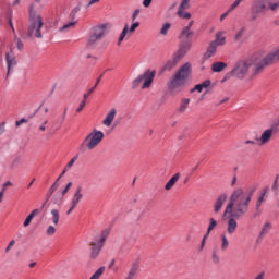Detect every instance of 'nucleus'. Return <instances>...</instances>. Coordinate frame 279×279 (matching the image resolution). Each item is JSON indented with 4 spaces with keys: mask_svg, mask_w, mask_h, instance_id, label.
Masks as SVG:
<instances>
[{
    "mask_svg": "<svg viewBox=\"0 0 279 279\" xmlns=\"http://www.w3.org/2000/svg\"><path fill=\"white\" fill-rule=\"evenodd\" d=\"M254 193H256L255 186L248 187L247 191L243 190V187H238L231 193L223 213V217H231L227 223L228 234H234L236 228H239L236 219H241V217L250 213V204Z\"/></svg>",
    "mask_w": 279,
    "mask_h": 279,
    "instance_id": "nucleus-1",
    "label": "nucleus"
},
{
    "mask_svg": "<svg viewBox=\"0 0 279 279\" xmlns=\"http://www.w3.org/2000/svg\"><path fill=\"white\" fill-rule=\"evenodd\" d=\"M43 27H45V20L43 15L36 11V5L29 4L28 7V38H43Z\"/></svg>",
    "mask_w": 279,
    "mask_h": 279,
    "instance_id": "nucleus-2",
    "label": "nucleus"
},
{
    "mask_svg": "<svg viewBox=\"0 0 279 279\" xmlns=\"http://www.w3.org/2000/svg\"><path fill=\"white\" fill-rule=\"evenodd\" d=\"M191 75H193V65L191 64V62H186L183 65H181L179 68V71H177L174 75L171 77L169 88L171 90L182 88V86H184V84L189 82Z\"/></svg>",
    "mask_w": 279,
    "mask_h": 279,
    "instance_id": "nucleus-3",
    "label": "nucleus"
},
{
    "mask_svg": "<svg viewBox=\"0 0 279 279\" xmlns=\"http://www.w3.org/2000/svg\"><path fill=\"white\" fill-rule=\"evenodd\" d=\"M279 61V48L270 51L267 56H265L260 61H255L253 66V72L251 74V80H254L256 75H260L267 66H274V64H278Z\"/></svg>",
    "mask_w": 279,
    "mask_h": 279,
    "instance_id": "nucleus-4",
    "label": "nucleus"
},
{
    "mask_svg": "<svg viewBox=\"0 0 279 279\" xmlns=\"http://www.w3.org/2000/svg\"><path fill=\"white\" fill-rule=\"evenodd\" d=\"M254 66V60L243 59L238 61L233 69L229 72L231 77H236V80H245L250 75V69Z\"/></svg>",
    "mask_w": 279,
    "mask_h": 279,
    "instance_id": "nucleus-5",
    "label": "nucleus"
},
{
    "mask_svg": "<svg viewBox=\"0 0 279 279\" xmlns=\"http://www.w3.org/2000/svg\"><path fill=\"white\" fill-rule=\"evenodd\" d=\"M101 141H104V132L97 131V129H94L82 142L80 146V151H84V149H88L89 151H93V149H96V147H99L101 144Z\"/></svg>",
    "mask_w": 279,
    "mask_h": 279,
    "instance_id": "nucleus-6",
    "label": "nucleus"
},
{
    "mask_svg": "<svg viewBox=\"0 0 279 279\" xmlns=\"http://www.w3.org/2000/svg\"><path fill=\"white\" fill-rule=\"evenodd\" d=\"M110 234V229H105L100 235H97L94 241L90 242V253L89 258L92 260H96L104 248V244L106 243V239Z\"/></svg>",
    "mask_w": 279,
    "mask_h": 279,
    "instance_id": "nucleus-7",
    "label": "nucleus"
},
{
    "mask_svg": "<svg viewBox=\"0 0 279 279\" xmlns=\"http://www.w3.org/2000/svg\"><path fill=\"white\" fill-rule=\"evenodd\" d=\"M154 77H156V71H146L144 74L138 75L132 83L133 90H136L142 85V90H145L154 84ZM144 81V83H143Z\"/></svg>",
    "mask_w": 279,
    "mask_h": 279,
    "instance_id": "nucleus-8",
    "label": "nucleus"
},
{
    "mask_svg": "<svg viewBox=\"0 0 279 279\" xmlns=\"http://www.w3.org/2000/svg\"><path fill=\"white\" fill-rule=\"evenodd\" d=\"M106 36V26L105 25H98L94 26L89 33V37L87 39V47H93V45H96Z\"/></svg>",
    "mask_w": 279,
    "mask_h": 279,
    "instance_id": "nucleus-9",
    "label": "nucleus"
},
{
    "mask_svg": "<svg viewBox=\"0 0 279 279\" xmlns=\"http://www.w3.org/2000/svg\"><path fill=\"white\" fill-rule=\"evenodd\" d=\"M269 0H254L251 7V19L252 21H256L260 16V14H265L267 12V4Z\"/></svg>",
    "mask_w": 279,
    "mask_h": 279,
    "instance_id": "nucleus-10",
    "label": "nucleus"
},
{
    "mask_svg": "<svg viewBox=\"0 0 279 279\" xmlns=\"http://www.w3.org/2000/svg\"><path fill=\"white\" fill-rule=\"evenodd\" d=\"M223 45H226V37L223 36V32H218L215 36V40L211 41L207 48V58H213V56L217 53V47H223Z\"/></svg>",
    "mask_w": 279,
    "mask_h": 279,
    "instance_id": "nucleus-11",
    "label": "nucleus"
},
{
    "mask_svg": "<svg viewBox=\"0 0 279 279\" xmlns=\"http://www.w3.org/2000/svg\"><path fill=\"white\" fill-rule=\"evenodd\" d=\"M5 62H7V80L8 77H10V75H12V73H14V69H16L19 61H16V57L14 56V53L11 52H7L5 53Z\"/></svg>",
    "mask_w": 279,
    "mask_h": 279,
    "instance_id": "nucleus-12",
    "label": "nucleus"
},
{
    "mask_svg": "<svg viewBox=\"0 0 279 279\" xmlns=\"http://www.w3.org/2000/svg\"><path fill=\"white\" fill-rule=\"evenodd\" d=\"M195 25V21L191 20L186 26H184L179 34L180 40H187L190 41L193 36H195V33L191 29Z\"/></svg>",
    "mask_w": 279,
    "mask_h": 279,
    "instance_id": "nucleus-13",
    "label": "nucleus"
},
{
    "mask_svg": "<svg viewBox=\"0 0 279 279\" xmlns=\"http://www.w3.org/2000/svg\"><path fill=\"white\" fill-rule=\"evenodd\" d=\"M191 47H192L191 41L182 40L180 46H179V49L174 53V56L182 60L184 58V56H186L189 53V51H191Z\"/></svg>",
    "mask_w": 279,
    "mask_h": 279,
    "instance_id": "nucleus-14",
    "label": "nucleus"
},
{
    "mask_svg": "<svg viewBox=\"0 0 279 279\" xmlns=\"http://www.w3.org/2000/svg\"><path fill=\"white\" fill-rule=\"evenodd\" d=\"M271 136H274V133L270 129H266L259 137H256L255 141L259 145H267L269 141H271Z\"/></svg>",
    "mask_w": 279,
    "mask_h": 279,
    "instance_id": "nucleus-15",
    "label": "nucleus"
},
{
    "mask_svg": "<svg viewBox=\"0 0 279 279\" xmlns=\"http://www.w3.org/2000/svg\"><path fill=\"white\" fill-rule=\"evenodd\" d=\"M117 118V108H111L108 113L106 114V118L102 120V125L105 128H110L112 125V122Z\"/></svg>",
    "mask_w": 279,
    "mask_h": 279,
    "instance_id": "nucleus-16",
    "label": "nucleus"
},
{
    "mask_svg": "<svg viewBox=\"0 0 279 279\" xmlns=\"http://www.w3.org/2000/svg\"><path fill=\"white\" fill-rule=\"evenodd\" d=\"M181 59L177 57L175 54L172 56L170 60L166 62V64L162 68V71H173L175 66L180 63Z\"/></svg>",
    "mask_w": 279,
    "mask_h": 279,
    "instance_id": "nucleus-17",
    "label": "nucleus"
},
{
    "mask_svg": "<svg viewBox=\"0 0 279 279\" xmlns=\"http://www.w3.org/2000/svg\"><path fill=\"white\" fill-rule=\"evenodd\" d=\"M81 199H84V194H82V186H78L71 199L72 208H77V205L80 204Z\"/></svg>",
    "mask_w": 279,
    "mask_h": 279,
    "instance_id": "nucleus-18",
    "label": "nucleus"
},
{
    "mask_svg": "<svg viewBox=\"0 0 279 279\" xmlns=\"http://www.w3.org/2000/svg\"><path fill=\"white\" fill-rule=\"evenodd\" d=\"M226 199H228V194H220L216 202L214 203V213H219L221 208H223V204H226Z\"/></svg>",
    "mask_w": 279,
    "mask_h": 279,
    "instance_id": "nucleus-19",
    "label": "nucleus"
},
{
    "mask_svg": "<svg viewBox=\"0 0 279 279\" xmlns=\"http://www.w3.org/2000/svg\"><path fill=\"white\" fill-rule=\"evenodd\" d=\"M137 274H138V263L134 262L131 265V268L129 269V271L126 272V276L124 279H135Z\"/></svg>",
    "mask_w": 279,
    "mask_h": 279,
    "instance_id": "nucleus-20",
    "label": "nucleus"
},
{
    "mask_svg": "<svg viewBox=\"0 0 279 279\" xmlns=\"http://www.w3.org/2000/svg\"><path fill=\"white\" fill-rule=\"evenodd\" d=\"M268 232H271V222H266L263 225L257 241H262L263 239H265Z\"/></svg>",
    "mask_w": 279,
    "mask_h": 279,
    "instance_id": "nucleus-21",
    "label": "nucleus"
},
{
    "mask_svg": "<svg viewBox=\"0 0 279 279\" xmlns=\"http://www.w3.org/2000/svg\"><path fill=\"white\" fill-rule=\"evenodd\" d=\"M227 68H228V63L222 62V61H218V62L213 63L211 71L214 73H221V71H223Z\"/></svg>",
    "mask_w": 279,
    "mask_h": 279,
    "instance_id": "nucleus-22",
    "label": "nucleus"
},
{
    "mask_svg": "<svg viewBox=\"0 0 279 279\" xmlns=\"http://www.w3.org/2000/svg\"><path fill=\"white\" fill-rule=\"evenodd\" d=\"M178 180H180V173H175L165 185L166 191H171L175 186Z\"/></svg>",
    "mask_w": 279,
    "mask_h": 279,
    "instance_id": "nucleus-23",
    "label": "nucleus"
},
{
    "mask_svg": "<svg viewBox=\"0 0 279 279\" xmlns=\"http://www.w3.org/2000/svg\"><path fill=\"white\" fill-rule=\"evenodd\" d=\"M75 25H77V21L69 22L61 28H59V32H61L62 34H66L68 32H71V29H75Z\"/></svg>",
    "mask_w": 279,
    "mask_h": 279,
    "instance_id": "nucleus-24",
    "label": "nucleus"
},
{
    "mask_svg": "<svg viewBox=\"0 0 279 279\" xmlns=\"http://www.w3.org/2000/svg\"><path fill=\"white\" fill-rule=\"evenodd\" d=\"M220 241H221V245H220L221 252H227L228 247H230V241H228V236L226 234H221Z\"/></svg>",
    "mask_w": 279,
    "mask_h": 279,
    "instance_id": "nucleus-25",
    "label": "nucleus"
},
{
    "mask_svg": "<svg viewBox=\"0 0 279 279\" xmlns=\"http://www.w3.org/2000/svg\"><path fill=\"white\" fill-rule=\"evenodd\" d=\"M38 213H40V210L38 209H34L24 220V228H27V226H29V223H32V219H34V217H36V215H38Z\"/></svg>",
    "mask_w": 279,
    "mask_h": 279,
    "instance_id": "nucleus-26",
    "label": "nucleus"
},
{
    "mask_svg": "<svg viewBox=\"0 0 279 279\" xmlns=\"http://www.w3.org/2000/svg\"><path fill=\"white\" fill-rule=\"evenodd\" d=\"M265 195H267V190H264V191L259 194V196H258V198H257V201H256V204H255V210L260 209V206H263V202H265Z\"/></svg>",
    "mask_w": 279,
    "mask_h": 279,
    "instance_id": "nucleus-27",
    "label": "nucleus"
},
{
    "mask_svg": "<svg viewBox=\"0 0 279 279\" xmlns=\"http://www.w3.org/2000/svg\"><path fill=\"white\" fill-rule=\"evenodd\" d=\"M128 34H130L129 32V25L125 24L124 28L122 29L119 39H118V45H121L123 43V40H125V36H128Z\"/></svg>",
    "mask_w": 279,
    "mask_h": 279,
    "instance_id": "nucleus-28",
    "label": "nucleus"
},
{
    "mask_svg": "<svg viewBox=\"0 0 279 279\" xmlns=\"http://www.w3.org/2000/svg\"><path fill=\"white\" fill-rule=\"evenodd\" d=\"M50 215H52L53 226H58V223H60V211H58V209H52Z\"/></svg>",
    "mask_w": 279,
    "mask_h": 279,
    "instance_id": "nucleus-29",
    "label": "nucleus"
},
{
    "mask_svg": "<svg viewBox=\"0 0 279 279\" xmlns=\"http://www.w3.org/2000/svg\"><path fill=\"white\" fill-rule=\"evenodd\" d=\"M191 104V99L189 98H183L181 100V105L179 108V112H186V108H189V105Z\"/></svg>",
    "mask_w": 279,
    "mask_h": 279,
    "instance_id": "nucleus-30",
    "label": "nucleus"
},
{
    "mask_svg": "<svg viewBox=\"0 0 279 279\" xmlns=\"http://www.w3.org/2000/svg\"><path fill=\"white\" fill-rule=\"evenodd\" d=\"M101 77H102V75L97 78L96 84L88 90V93L83 95V97L85 99H88V97H90V95H93V93H95V88H97V86H99V83L101 82Z\"/></svg>",
    "mask_w": 279,
    "mask_h": 279,
    "instance_id": "nucleus-31",
    "label": "nucleus"
},
{
    "mask_svg": "<svg viewBox=\"0 0 279 279\" xmlns=\"http://www.w3.org/2000/svg\"><path fill=\"white\" fill-rule=\"evenodd\" d=\"M80 157L76 155L74 156L65 166V168L62 171V175H64L66 173V171H69V169H71V167H73V165H75V161L78 159Z\"/></svg>",
    "mask_w": 279,
    "mask_h": 279,
    "instance_id": "nucleus-32",
    "label": "nucleus"
},
{
    "mask_svg": "<svg viewBox=\"0 0 279 279\" xmlns=\"http://www.w3.org/2000/svg\"><path fill=\"white\" fill-rule=\"evenodd\" d=\"M58 186H60V185L58 184V182H54V183L51 185V187L49 189V191H48V193H47V195H46L47 199H50L51 195H53V194L56 193V191H58Z\"/></svg>",
    "mask_w": 279,
    "mask_h": 279,
    "instance_id": "nucleus-33",
    "label": "nucleus"
},
{
    "mask_svg": "<svg viewBox=\"0 0 279 279\" xmlns=\"http://www.w3.org/2000/svg\"><path fill=\"white\" fill-rule=\"evenodd\" d=\"M104 271H106V267L98 268L95 274L89 279H99L104 275Z\"/></svg>",
    "mask_w": 279,
    "mask_h": 279,
    "instance_id": "nucleus-34",
    "label": "nucleus"
},
{
    "mask_svg": "<svg viewBox=\"0 0 279 279\" xmlns=\"http://www.w3.org/2000/svg\"><path fill=\"white\" fill-rule=\"evenodd\" d=\"M268 130L272 131V134H278V132H279V118L276 119L272 122L271 126Z\"/></svg>",
    "mask_w": 279,
    "mask_h": 279,
    "instance_id": "nucleus-35",
    "label": "nucleus"
},
{
    "mask_svg": "<svg viewBox=\"0 0 279 279\" xmlns=\"http://www.w3.org/2000/svg\"><path fill=\"white\" fill-rule=\"evenodd\" d=\"M8 186H12V182L8 181L3 184V189L2 191H0V204L3 202V197L5 195V189H8Z\"/></svg>",
    "mask_w": 279,
    "mask_h": 279,
    "instance_id": "nucleus-36",
    "label": "nucleus"
},
{
    "mask_svg": "<svg viewBox=\"0 0 279 279\" xmlns=\"http://www.w3.org/2000/svg\"><path fill=\"white\" fill-rule=\"evenodd\" d=\"M169 29H171V24L170 23L163 24L160 29L161 36H167V34L169 33Z\"/></svg>",
    "mask_w": 279,
    "mask_h": 279,
    "instance_id": "nucleus-37",
    "label": "nucleus"
},
{
    "mask_svg": "<svg viewBox=\"0 0 279 279\" xmlns=\"http://www.w3.org/2000/svg\"><path fill=\"white\" fill-rule=\"evenodd\" d=\"M178 16L179 19H185V20H189L191 19V13L186 12V10H179L178 11Z\"/></svg>",
    "mask_w": 279,
    "mask_h": 279,
    "instance_id": "nucleus-38",
    "label": "nucleus"
},
{
    "mask_svg": "<svg viewBox=\"0 0 279 279\" xmlns=\"http://www.w3.org/2000/svg\"><path fill=\"white\" fill-rule=\"evenodd\" d=\"M245 33V28H241L234 37L235 43H241L243 40V34Z\"/></svg>",
    "mask_w": 279,
    "mask_h": 279,
    "instance_id": "nucleus-39",
    "label": "nucleus"
},
{
    "mask_svg": "<svg viewBox=\"0 0 279 279\" xmlns=\"http://www.w3.org/2000/svg\"><path fill=\"white\" fill-rule=\"evenodd\" d=\"M14 43L16 45L17 50L23 51L25 49V45L23 44V40L21 38H14Z\"/></svg>",
    "mask_w": 279,
    "mask_h": 279,
    "instance_id": "nucleus-40",
    "label": "nucleus"
},
{
    "mask_svg": "<svg viewBox=\"0 0 279 279\" xmlns=\"http://www.w3.org/2000/svg\"><path fill=\"white\" fill-rule=\"evenodd\" d=\"M217 228V220L215 218L209 219V226L207 228L208 233H210L211 230H215Z\"/></svg>",
    "mask_w": 279,
    "mask_h": 279,
    "instance_id": "nucleus-41",
    "label": "nucleus"
},
{
    "mask_svg": "<svg viewBox=\"0 0 279 279\" xmlns=\"http://www.w3.org/2000/svg\"><path fill=\"white\" fill-rule=\"evenodd\" d=\"M80 10H81L80 7H75L74 9H72L70 13V19H72V21H75V17L77 16V13L80 12Z\"/></svg>",
    "mask_w": 279,
    "mask_h": 279,
    "instance_id": "nucleus-42",
    "label": "nucleus"
},
{
    "mask_svg": "<svg viewBox=\"0 0 279 279\" xmlns=\"http://www.w3.org/2000/svg\"><path fill=\"white\" fill-rule=\"evenodd\" d=\"M46 234L47 236H53V234H56V227L49 226L46 230Z\"/></svg>",
    "mask_w": 279,
    "mask_h": 279,
    "instance_id": "nucleus-43",
    "label": "nucleus"
},
{
    "mask_svg": "<svg viewBox=\"0 0 279 279\" xmlns=\"http://www.w3.org/2000/svg\"><path fill=\"white\" fill-rule=\"evenodd\" d=\"M269 8V10H271V12H276V10H278L279 5L275 2H271V0H269V3L267 4V9Z\"/></svg>",
    "mask_w": 279,
    "mask_h": 279,
    "instance_id": "nucleus-44",
    "label": "nucleus"
},
{
    "mask_svg": "<svg viewBox=\"0 0 279 279\" xmlns=\"http://www.w3.org/2000/svg\"><path fill=\"white\" fill-rule=\"evenodd\" d=\"M141 27V23L135 22L131 25V27L129 28V34H133L134 32H136V28Z\"/></svg>",
    "mask_w": 279,
    "mask_h": 279,
    "instance_id": "nucleus-45",
    "label": "nucleus"
},
{
    "mask_svg": "<svg viewBox=\"0 0 279 279\" xmlns=\"http://www.w3.org/2000/svg\"><path fill=\"white\" fill-rule=\"evenodd\" d=\"M86 98L83 96V100L81 101L78 108L76 109V112H82L84 108L86 107Z\"/></svg>",
    "mask_w": 279,
    "mask_h": 279,
    "instance_id": "nucleus-46",
    "label": "nucleus"
},
{
    "mask_svg": "<svg viewBox=\"0 0 279 279\" xmlns=\"http://www.w3.org/2000/svg\"><path fill=\"white\" fill-rule=\"evenodd\" d=\"M21 165V158L16 157L15 159H13V161L11 162V169H16V167H19Z\"/></svg>",
    "mask_w": 279,
    "mask_h": 279,
    "instance_id": "nucleus-47",
    "label": "nucleus"
},
{
    "mask_svg": "<svg viewBox=\"0 0 279 279\" xmlns=\"http://www.w3.org/2000/svg\"><path fill=\"white\" fill-rule=\"evenodd\" d=\"M189 8V0H183L179 7V10L185 11Z\"/></svg>",
    "mask_w": 279,
    "mask_h": 279,
    "instance_id": "nucleus-48",
    "label": "nucleus"
},
{
    "mask_svg": "<svg viewBox=\"0 0 279 279\" xmlns=\"http://www.w3.org/2000/svg\"><path fill=\"white\" fill-rule=\"evenodd\" d=\"M195 90H197V93H202L204 90V87L202 86V84H197L194 86V88L191 89V93H195Z\"/></svg>",
    "mask_w": 279,
    "mask_h": 279,
    "instance_id": "nucleus-49",
    "label": "nucleus"
},
{
    "mask_svg": "<svg viewBox=\"0 0 279 279\" xmlns=\"http://www.w3.org/2000/svg\"><path fill=\"white\" fill-rule=\"evenodd\" d=\"M141 14V10L140 9H136L133 14H132V17H131V21L134 23V21H136V19H138V15Z\"/></svg>",
    "mask_w": 279,
    "mask_h": 279,
    "instance_id": "nucleus-50",
    "label": "nucleus"
},
{
    "mask_svg": "<svg viewBox=\"0 0 279 279\" xmlns=\"http://www.w3.org/2000/svg\"><path fill=\"white\" fill-rule=\"evenodd\" d=\"M211 259H213V263H215V265L219 263V255H217V251H213Z\"/></svg>",
    "mask_w": 279,
    "mask_h": 279,
    "instance_id": "nucleus-51",
    "label": "nucleus"
},
{
    "mask_svg": "<svg viewBox=\"0 0 279 279\" xmlns=\"http://www.w3.org/2000/svg\"><path fill=\"white\" fill-rule=\"evenodd\" d=\"M73 186L72 182H69L64 190H62L61 195H65L69 193L70 189Z\"/></svg>",
    "mask_w": 279,
    "mask_h": 279,
    "instance_id": "nucleus-52",
    "label": "nucleus"
},
{
    "mask_svg": "<svg viewBox=\"0 0 279 279\" xmlns=\"http://www.w3.org/2000/svg\"><path fill=\"white\" fill-rule=\"evenodd\" d=\"M278 180H279V174L276 175V179L272 184V191H278L279 189Z\"/></svg>",
    "mask_w": 279,
    "mask_h": 279,
    "instance_id": "nucleus-53",
    "label": "nucleus"
},
{
    "mask_svg": "<svg viewBox=\"0 0 279 279\" xmlns=\"http://www.w3.org/2000/svg\"><path fill=\"white\" fill-rule=\"evenodd\" d=\"M14 245H16V241L11 240L10 243H9V245H8L7 248H5V252H7V253L10 252V250H12V248L14 247Z\"/></svg>",
    "mask_w": 279,
    "mask_h": 279,
    "instance_id": "nucleus-54",
    "label": "nucleus"
},
{
    "mask_svg": "<svg viewBox=\"0 0 279 279\" xmlns=\"http://www.w3.org/2000/svg\"><path fill=\"white\" fill-rule=\"evenodd\" d=\"M23 123H27V119L22 118L20 121H16L15 126L21 128V125H23Z\"/></svg>",
    "mask_w": 279,
    "mask_h": 279,
    "instance_id": "nucleus-55",
    "label": "nucleus"
},
{
    "mask_svg": "<svg viewBox=\"0 0 279 279\" xmlns=\"http://www.w3.org/2000/svg\"><path fill=\"white\" fill-rule=\"evenodd\" d=\"M69 111V107L64 108L63 114L61 117V123H64L66 121V112Z\"/></svg>",
    "mask_w": 279,
    "mask_h": 279,
    "instance_id": "nucleus-56",
    "label": "nucleus"
},
{
    "mask_svg": "<svg viewBox=\"0 0 279 279\" xmlns=\"http://www.w3.org/2000/svg\"><path fill=\"white\" fill-rule=\"evenodd\" d=\"M201 85L203 86V88H208V86H210V80H206L203 83H201Z\"/></svg>",
    "mask_w": 279,
    "mask_h": 279,
    "instance_id": "nucleus-57",
    "label": "nucleus"
},
{
    "mask_svg": "<svg viewBox=\"0 0 279 279\" xmlns=\"http://www.w3.org/2000/svg\"><path fill=\"white\" fill-rule=\"evenodd\" d=\"M49 123V120H45L44 123L39 126L40 132H45L46 128L45 125H47Z\"/></svg>",
    "mask_w": 279,
    "mask_h": 279,
    "instance_id": "nucleus-58",
    "label": "nucleus"
},
{
    "mask_svg": "<svg viewBox=\"0 0 279 279\" xmlns=\"http://www.w3.org/2000/svg\"><path fill=\"white\" fill-rule=\"evenodd\" d=\"M100 0H89L86 8H90V5H95V3H99Z\"/></svg>",
    "mask_w": 279,
    "mask_h": 279,
    "instance_id": "nucleus-59",
    "label": "nucleus"
},
{
    "mask_svg": "<svg viewBox=\"0 0 279 279\" xmlns=\"http://www.w3.org/2000/svg\"><path fill=\"white\" fill-rule=\"evenodd\" d=\"M5 132V122H2L0 124V134H3Z\"/></svg>",
    "mask_w": 279,
    "mask_h": 279,
    "instance_id": "nucleus-60",
    "label": "nucleus"
},
{
    "mask_svg": "<svg viewBox=\"0 0 279 279\" xmlns=\"http://www.w3.org/2000/svg\"><path fill=\"white\" fill-rule=\"evenodd\" d=\"M143 5L144 8H149V5H151V0H144Z\"/></svg>",
    "mask_w": 279,
    "mask_h": 279,
    "instance_id": "nucleus-61",
    "label": "nucleus"
},
{
    "mask_svg": "<svg viewBox=\"0 0 279 279\" xmlns=\"http://www.w3.org/2000/svg\"><path fill=\"white\" fill-rule=\"evenodd\" d=\"M244 145H256V141L246 140V141L244 142Z\"/></svg>",
    "mask_w": 279,
    "mask_h": 279,
    "instance_id": "nucleus-62",
    "label": "nucleus"
},
{
    "mask_svg": "<svg viewBox=\"0 0 279 279\" xmlns=\"http://www.w3.org/2000/svg\"><path fill=\"white\" fill-rule=\"evenodd\" d=\"M228 14H230V12H228V10L220 16V21L222 23V21L226 20V17L228 16Z\"/></svg>",
    "mask_w": 279,
    "mask_h": 279,
    "instance_id": "nucleus-63",
    "label": "nucleus"
},
{
    "mask_svg": "<svg viewBox=\"0 0 279 279\" xmlns=\"http://www.w3.org/2000/svg\"><path fill=\"white\" fill-rule=\"evenodd\" d=\"M254 279H265V272H260Z\"/></svg>",
    "mask_w": 279,
    "mask_h": 279,
    "instance_id": "nucleus-64",
    "label": "nucleus"
}]
</instances>
